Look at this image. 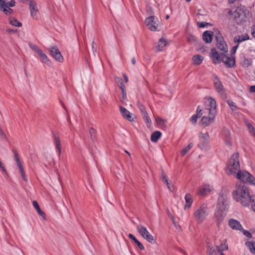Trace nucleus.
I'll list each match as a JSON object with an SVG mask.
<instances>
[{
	"label": "nucleus",
	"mask_w": 255,
	"mask_h": 255,
	"mask_svg": "<svg viewBox=\"0 0 255 255\" xmlns=\"http://www.w3.org/2000/svg\"><path fill=\"white\" fill-rule=\"evenodd\" d=\"M214 32L211 31H206L203 33V40L206 43H210L213 39Z\"/></svg>",
	"instance_id": "6ab92c4d"
},
{
	"label": "nucleus",
	"mask_w": 255,
	"mask_h": 255,
	"mask_svg": "<svg viewBox=\"0 0 255 255\" xmlns=\"http://www.w3.org/2000/svg\"><path fill=\"white\" fill-rule=\"evenodd\" d=\"M207 254L208 255H217L216 250L209 242L207 243Z\"/></svg>",
	"instance_id": "cd10ccee"
},
{
	"label": "nucleus",
	"mask_w": 255,
	"mask_h": 255,
	"mask_svg": "<svg viewBox=\"0 0 255 255\" xmlns=\"http://www.w3.org/2000/svg\"><path fill=\"white\" fill-rule=\"evenodd\" d=\"M96 44L94 41H93L92 44V48L93 50V52L96 51Z\"/></svg>",
	"instance_id": "4d7b16f0"
},
{
	"label": "nucleus",
	"mask_w": 255,
	"mask_h": 255,
	"mask_svg": "<svg viewBox=\"0 0 255 255\" xmlns=\"http://www.w3.org/2000/svg\"><path fill=\"white\" fill-rule=\"evenodd\" d=\"M226 241H224V242L222 243L220 246H216V250H217V248H219L220 249H224V250H228V246L226 243Z\"/></svg>",
	"instance_id": "a18cd8bd"
},
{
	"label": "nucleus",
	"mask_w": 255,
	"mask_h": 255,
	"mask_svg": "<svg viewBox=\"0 0 255 255\" xmlns=\"http://www.w3.org/2000/svg\"><path fill=\"white\" fill-rule=\"evenodd\" d=\"M223 134L225 137V142L226 144L231 146L232 145L231 141L230 140V133L228 129H225L223 131Z\"/></svg>",
	"instance_id": "b1692460"
},
{
	"label": "nucleus",
	"mask_w": 255,
	"mask_h": 255,
	"mask_svg": "<svg viewBox=\"0 0 255 255\" xmlns=\"http://www.w3.org/2000/svg\"><path fill=\"white\" fill-rule=\"evenodd\" d=\"M247 127L248 128L249 132L255 135V128L253 127V126L251 124L248 123L247 124Z\"/></svg>",
	"instance_id": "49530a36"
},
{
	"label": "nucleus",
	"mask_w": 255,
	"mask_h": 255,
	"mask_svg": "<svg viewBox=\"0 0 255 255\" xmlns=\"http://www.w3.org/2000/svg\"><path fill=\"white\" fill-rule=\"evenodd\" d=\"M246 245L252 253L255 254V243L248 242Z\"/></svg>",
	"instance_id": "ea45409f"
},
{
	"label": "nucleus",
	"mask_w": 255,
	"mask_h": 255,
	"mask_svg": "<svg viewBox=\"0 0 255 255\" xmlns=\"http://www.w3.org/2000/svg\"><path fill=\"white\" fill-rule=\"evenodd\" d=\"M210 190V186L209 185H204L199 189L198 193L200 195L203 196L207 193H209Z\"/></svg>",
	"instance_id": "a878e982"
},
{
	"label": "nucleus",
	"mask_w": 255,
	"mask_h": 255,
	"mask_svg": "<svg viewBox=\"0 0 255 255\" xmlns=\"http://www.w3.org/2000/svg\"><path fill=\"white\" fill-rule=\"evenodd\" d=\"M185 199L186 204L184 207V209H186L187 208H190L193 202L191 195L190 194H186L185 196Z\"/></svg>",
	"instance_id": "c756f323"
},
{
	"label": "nucleus",
	"mask_w": 255,
	"mask_h": 255,
	"mask_svg": "<svg viewBox=\"0 0 255 255\" xmlns=\"http://www.w3.org/2000/svg\"><path fill=\"white\" fill-rule=\"evenodd\" d=\"M147 12L150 14H153V12L152 10L151 9V8L150 7L147 8Z\"/></svg>",
	"instance_id": "69168bd1"
},
{
	"label": "nucleus",
	"mask_w": 255,
	"mask_h": 255,
	"mask_svg": "<svg viewBox=\"0 0 255 255\" xmlns=\"http://www.w3.org/2000/svg\"><path fill=\"white\" fill-rule=\"evenodd\" d=\"M228 207V202L227 196L223 194H220L218 198L217 209L215 213V218L218 227L220 226L226 217Z\"/></svg>",
	"instance_id": "f03ea898"
},
{
	"label": "nucleus",
	"mask_w": 255,
	"mask_h": 255,
	"mask_svg": "<svg viewBox=\"0 0 255 255\" xmlns=\"http://www.w3.org/2000/svg\"><path fill=\"white\" fill-rule=\"evenodd\" d=\"M246 245L252 253L255 254V243L248 242Z\"/></svg>",
	"instance_id": "58836bf2"
},
{
	"label": "nucleus",
	"mask_w": 255,
	"mask_h": 255,
	"mask_svg": "<svg viewBox=\"0 0 255 255\" xmlns=\"http://www.w3.org/2000/svg\"><path fill=\"white\" fill-rule=\"evenodd\" d=\"M249 39V36H248V35L245 34L244 35H242V36H238L235 37L234 38V40L235 43L236 42L240 43V42H241L245 40H248Z\"/></svg>",
	"instance_id": "72a5a7b5"
},
{
	"label": "nucleus",
	"mask_w": 255,
	"mask_h": 255,
	"mask_svg": "<svg viewBox=\"0 0 255 255\" xmlns=\"http://www.w3.org/2000/svg\"><path fill=\"white\" fill-rule=\"evenodd\" d=\"M32 205L34 208L37 211L38 214L42 217V218L44 220H46V215L45 213L41 211V210L40 208V207L38 205V202L36 201H33L32 202Z\"/></svg>",
	"instance_id": "393cba45"
},
{
	"label": "nucleus",
	"mask_w": 255,
	"mask_h": 255,
	"mask_svg": "<svg viewBox=\"0 0 255 255\" xmlns=\"http://www.w3.org/2000/svg\"><path fill=\"white\" fill-rule=\"evenodd\" d=\"M28 45L30 48L36 52L37 54L39 53L42 50L39 49L35 44L29 42Z\"/></svg>",
	"instance_id": "c03bdc74"
},
{
	"label": "nucleus",
	"mask_w": 255,
	"mask_h": 255,
	"mask_svg": "<svg viewBox=\"0 0 255 255\" xmlns=\"http://www.w3.org/2000/svg\"><path fill=\"white\" fill-rule=\"evenodd\" d=\"M29 6L31 16L33 19H37V13L38 11V9L36 2L33 0H29Z\"/></svg>",
	"instance_id": "2eb2a0df"
},
{
	"label": "nucleus",
	"mask_w": 255,
	"mask_h": 255,
	"mask_svg": "<svg viewBox=\"0 0 255 255\" xmlns=\"http://www.w3.org/2000/svg\"><path fill=\"white\" fill-rule=\"evenodd\" d=\"M143 119L144 120L145 123L146 124V126L148 128H150L151 125V120L148 116V114H145V115L142 116Z\"/></svg>",
	"instance_id": "e433bc0d"
},
{
	"label": "nucleus",
	"mask_w": 255,
	"mask_h": 255,
	"mask_svg": "<svg viewBox=\"0 0 255 255\" xmlns=\"http://www.w3.org/2000/svg\"><path fill=\"white\" fill-rule=\"evenodd\" d=\"M252 208L253 211L255 212V202L252 205Z\"/></svg>",
	"instance_id": "774afa93"
},
{
	"label": "nucleus",
	"mask_w": 255,
	"mask_h": 255,
	"mask_svg": "<svg viewBox=\"0 0 255 255\" xmlns=\"http://www.w3.org/2000/svg\"><path fill=\"white\" fill-rule=\"evenodd\" d=\"M161 136V133L159 131H155L151 134V140L153 142H156Z\"/></svg>",
	"instance_id": "7c9ffc66"
},
{
	"label": "nucleus",
	"mask_w": 255,
	"mask_h": 255,
	"mask_svg": "<svg viewBox=\"0 0 255 255\" xmlns=\"http://www.w3.org/2000/svg\"><path fill=\"white\" fill-rule=\"evenodd\" d=\"M134 243L137 245V246H138V247L139 248L140 250H144V246L138 240H136V241L135 242H134Z\"/></svg>",
	"instance_id": "8fccbe9b"
},
{
	"label": "nucleus",
	"mask_w": 255,
	"mask_h": 255,
	"mask_svg": "<svg viewBox=\"0 0 255 255\" xmlns=\"http://www.w3.org/2000/svg\"><path fill=\"white\" fill-rule=\"evenodd\" d=\"M207 100L209 102V105L207 108L203 110L204 113H211L212 114H216V102L215 99L212 97H208Z\"/></svg>",
	"instance_id": "ddd939ff"
},
{
	"label": "nucleus",
	"mask_w": 255,
	"mask_h": 255,
	"mask_svg": "<svg viewBox=\"0 0 255 255\" xmlns=\"http://www.w3.org/2000/svg\"><path fill=\"white\" fill-rule=\"evenodd\" d=\"M161 179H162V181L166 184L167 185H168L169 182H168V177H167V176L166 175V174H165V173L163 171H162Z\"/></svg>",
	"instance_id": "de8ad7c7"
},
{
	"label": "nucleus",
	"mask_w": 255,
	"mask_h": 255,
	"mask_svg": "<svg viewBox=\"0 0 255 255\" xmlns=\"http://www.w3.org/2000/svg\"><path fill=\"white\" fill-rule=\"evenodd\" d=\"M234 176L243 183H248L252 185H255V178L247 171L239 170Z\"/></svg>",
	"instance_id": "39448f33"
},
{
	"label": "nucleus",
	"mask_w": 255,
	"mask_h": 255,
	"mask_svg": "<svg viewBox=\"0 0 255 255\" xmlns=\"http://www.w3.org/2000/svg\"><path fill=\"white\" fill-rule=\"evenodd\" d=\"M239 170H240V164L239 161V153H235L232 155L227 164V174L229 175H235Z\"/></svg>",
	"instance_id": "20e7f679"
},
{
	"label": "nucleus",
	"mask_w": 255,
	"mask_h": 255,
	"mask_svg": "<svg viewBox=\"0 0 255 255\" xmlns=\"http://www.w3.org/2000/svg\"><path fill=\"white\" fill-rule=\"evenodd\" d=\"M203 56L200 55H196L192 57L193 62L196 65H200L203 61Z\"/></svg>",
	"instance_id": "c85d7f7f"
},
{
	"label": "nucleus",
	"mask_w": 255,
	"mask_h": 255,
	"mask_svg": "<svg viewBox=\"0 0 255 255\" xmlns=\"http://www.w3.org/2000/svg\"><path fill=\"white\" fill-rule=\"evenodd\" d=\"M213 84L215 90L222 98H226L225 90L220 79L218 76L215 74L213 75Z\"/></svg>",
	"instance_id": "6e6552de"
},
{
	"label": "nucleus",
	"mask_w": 255,
	"mask_h": 255,
	"mask_svg": "<svg viewBox=\"0 0 255 255\" xmlns=\"http://www.w3.org/2000/svg\"><path fill=\"white\" fill-rule=\"evenodd\" d=\"M52 135L54 138L55 147L56 149L58 150V156H60L61 154L62 148L59 134L58 132H52Z\"/></svg>",
	"instance_id": "f3484780"
},
{
	"label": "nucleus",
	"mask_w": 255,
	"mask_h": 255,
	"mask_svg": "<svg viewBox=\"0 0 255 255\" xmlns=\"http://www.w3.org/2000/svg\"><path fill=\"white\" fill-rule=\"evenodd\" d=\"M209 24V23L206 22H201L198 23V26L200 28L205 27L206 26Z\"/></svg>",
	"instance_id": "3c124183"
},
{
	"label": "nucleus",
	"mask_w": 255,
	"mask_h": 255,
	"mask_svg": "<svg viewBox=\"0 0 255 255\" xmlns=\"http://www.w3.org/2000/svg\"><path fill=\"white\" fill-rule=\"evenodd\" d=\"M128 237L131 239L134 242H135L136 241V238L132 235V234H129L128 235Z\"/></svg>",
	"instance_id": "bf43d9fd"
},
{
	"label": "nucleus",
	"mask_w": 255,
	"mask_h": 255,
	"mask_svg": "<svg viewBox=\"0 0 255 255\" xmlns=\"http://www.w3.org/2000/svg\"><path fill=\"white\" fill-rule=\"evenodd\" d=\"M168 216L170 218V219L172 221V222L175 221L174 216L170 213H168Z\"/></svg>",
	"instance_id": "0e129e2a"
},
{
	"label": "nucleus",
	"mask_w": 255,
	"mask_h": 255,
	"mask_svg": "<svg viewBox=\"0 0 255 255\" xmlns=\"http://www.w3.org/2000/svg\"><path fill=\"white\" fill-rule=\"evenodd\" d=\"M38 55L41 58V61L42 62L45 63L48 66H50L51 64V61L47 56V55L43 53L42 51L39 52Z\"/></svg>",
	"instance_id": "bb28decb"
},
{
	"label": "nucleus",
	"mask_w": 255,
	"mask_h": 255,
	"mask_svg": "<svg viewBox=\"0 0 255 255\" xmlns=\"http://www.w3.org/2000/svg\"><path fill=\"white\" fill-rule=\"evenodd\" d=\"M227 103L232 111H234L237 109V107L235 103L234 102H233L232 100H228L227 101Z\"/></svg>",
	"instance_id": "37998d69"
},
{
	"label": "nucleus",
	"mask_w": 255,
	"mask_h": 255,
	"mask_svg": "<svg viewBox=\"0 0 255 255\" xmlns=\"http://www.w3.org/2000/svg\"><path fill=\"white\" fill-rule=\"evenodd\" d=\"M200 143L198 144V146L201 149H206L209 140V135L207 132L201 133L200 136Z\"/></svg>",
	"instance_id": "4468645a"
},
{
	"label": "nucleus",
	"mask_w": 255,
	"mask_h": 255,
	"mask_svg": "<svg viewBox=\"0 0 255 255\" xmlns=\"http://www.w3.org/2000/svg\"><path fill=\"white\" fill-rule=\"evenodd\" d=\"M123 77L125 79V81L126 83H128V77H127V76L126 75V74L125 73H124L123 74Z\"/></svg>",
	"instance_id": "680f3d73"
},
{
	"label": "nucleus",
	"mask_w": 255,
	"mask_h": 255,
	"mask_svg": "<svg viewBox=\"0 0 255 255\" xmlns=\"http://www.w3.org/2000/svg\"><path fill=\"white\" fill-rule=\"evenodd\" d=\"M155 122L157 125L165 127V124L167 122V120L163 119L159 117H157L155 118Z\"/></svg>",
	"instance_id": "c9c22d12"
},
{
	"label": "nucleus",
	"mask_w": 255,
	"mask_h": 255,
	"mask_svg": "<svg viewBox=\"0 0 255 255\" xmlns=\"http://www.w3.org/2000/svg\"><path fill=\"white\" fill-rule=\"evenodd\" d=\"M122 97L121 98V102L123 103V104H126L125 103V101H126L127 100V94H126V91H124V92H122Z\"/></svg>",
	"instance_id": "09e8293b"
},
{
	"label": "nucleus",
	"mask_w": 255,
	"mask_h": 255,
	"mask_svg": "<svg viewBox=\"0 0 255 255\" xmlns=\"http://www.w3.org/2000/svg\"><path fill=\"white\" fill-rule=\"evenodd\" d=\"M230 13L234 16L235 19H237L241 16L243 13V11L241 8H237L233 13H232V11H230Z\"/></svg>",
	"instance_id": "f704fd0d"
},
{
	"label": "nucleus",
	"mask_w": 255,
	"mask_h": 255,
	"mask_svg": "<svg viewBox=\"0 0 255 255\" xmlns=\"http://www.w3.org/2000/svg\"><path fill=\"white\" fill-rule=\"evenodd\" d=\"M12 151L14 153V159L16 161V165L19 169V171L21 174V176L23 180L24 181L27 182V179L26 177V175H25V174L24 171L23 167L22 164V163L20 161V160L19 158L18 154L17 152L16 151V150L15 149H13Z\"/></svg>",
	"instance_id": "f8f14e48"
},
{
	"label": "nucleus",
	"mask_w": 255,
	"mask_h": 255,
	"mask_svg": "<svg viewBox=\"0 0 255 255\" xmlns=\"http://www.w3.org/2000/svg\"><path fill=\"white\" fill-rule=\"evenodd\" d=\"M204 114H208L209 116L207 117L206 116H204L202 117L200 123L202 125L207 126H209L210 124L212 123L215 119V115L216 114H212L211 113H204Z\"/></svg>",
	"instance_id": "dca6fc26"
},
{
	"label": "nucleus",
	"mask_w": 255,
	"mask_h": 255,
	"mask_svg": "<svg viewBox=\"0 0 255 255\" xmlns=\"http://www.w3.org/2000/svg\"><path fill=\"white\" fill-rule=\"evenodd\" d=\"M89 133L91 140L93 142H95L97 139V132L96 129L93 128H91L89 129Z\"/></svg>",
	"instance_id": "473e14b6"
},
{
	"label": "nucleus",
	"mask_w": 255,
	"mask_h": 255,
	"mask_svg": "<svg viewBox=\"0 0 255 255\" xmlns=\"http://www.w3.org/2000/svg\"><path fill=\"white\" fill-rule=\"evenodd\" d=\"M237 189L233 193V197L237 202L244 206H249L255 203V196L251 195L247 187L244 184H236Z\"/></svg>",
	"instance_id": "f257e3e1"
},
{
	"label": "nucleus",
	"mask_w": 255,
	"mask_h": 255,
	"mask_svg": "<svg viewBox=\"0 0 255 255\" xmlns=\"http://www.w3.org/2000/svg\"><path fill=\"white\" fill-rule=\"evenodd\" d=\"M118 85H119L120 88L121 89L122 92H124V91H126V86L124 84L123 82H122V83H120Z\"/></svg>",
	"instance_id": "5fc2aeb1"
},
{
	"label": "nucleus",
	"mask_w": 255,
	"mask_h": 255,
	"mask_svg": "<svg viewBox=\"0 0 255 255\" xmlns=\"http://www.w3.org/2000/svg\"><path fill=\"white\" fill-rule=\"evenodd\" d=\"M8 4V8H9V7H13L15 4V0H11L9 2H6Z\"/></svg>",
	"instance_id": "603ef678"
},
{
	"label": "nucleus",
	"mask_w": 255,
	"mask_h": 255,
	"mask_svg": "<svg viewBox=\"0 0 255 255\" xmlns=\"http://www.w3.org/2000/svg\"><path fill=\"white\" fill-rule=\"evenodd\" d=\"M9 23L13 26L15 27H20L22 25V23L18 21L15 18H10L9 19Z\"/></svg>",
	"instance_id": "4c0bfd02"
},
{
	"label": "nucleus",
	"mask_w": 255,
	"mask_h": 255,
	"mask_svg": "<svg viewBox=\"0 0 255 255\" xmlns=\"http://www.w3.org/2000/svg\"><path fill=\"white\" fill-rule=\"evenodd\" d=\"M204 113L202 112V110L200 108V106H198L196 110V114L193 115L190 118V122L193 124H195L197 122V119L201 117V115Z\"/></svg>",
	"instance_id": "4be33fe9"
},
{
	"label": "nucleus",
	"mask_w": 255,
	"mask_h": 255,
	"mask_svg": "<svg viewBox=\"0 0 255 255\" xmlns=\"http://www.w3.org/2000/svg\"><path fill=\"white\" fill-rule=\"evenodd\" d=\"M6 0H0V10H2L5 14L7 12H11L12 10L11 8H8V4L5 2Z\"/></svg>",
	"instance_id": "5701e85b"
},
{
	"label": "nucleus",
	"mask_w": 255,
	"mask_h": 255,
	"mask_svg": "<svg viewBox=\"0 0 255 255\" xmlns=\"http://www.w3.org/2000/svg\"><path fill=\"white\" fill-rule=\"evenodd\" d=\"M207 215V209L206 206L205 205L200 206L194 213L195 219L199 224L203 222Z\"/></svg>",
	"instance_id": "0eeeda50"
},
{
	"label": "nucleus",
	"mask_w": 255,
	"mask_h": 255,
	"mask_svg": "<svg viewBox=\"0 0 255 255\" xmlns=\"http://www.w3.org/2000/svg\"><path fill=\"white\" fill-rule=\"evenodd\" d=\"M7 31L9 33H14V32H16V30H14V29H8L7 30Z\"/></svg>",
	"instance_id": "338daca9"
},
{
	"label": "nucleus",
	"mask_w": 255,
	"mask_h": 255,
	"mask_svg": "<svg viewBox=\"0 0 255 255\" xmlns=\"http://www.w3.org/2000/svg\"><path fill=\"white\" fill-rule=\"evenodd\" d=\"M242 230L243 231V233L245 236H246L247 237L249 238H252V235L249 231L244 230L243 229Z\"/></svg>",
	"instance_id": "864d4df0"
},
{
	"label": "nucleus",
	"mask_w": 255,
	"mask_h": 255,
	"mask_svg": "<svg viewBox=\"0 0 255 255\" xmlns=\"http://www.w3.org/2000/svg\"><path fill=\"white\" fill-rule=\"evenodd\" d=\"M120 112L123 117L129 122H132L133 119L132 118L131 114L126 108L120 106Z\"/></svg>",
	"instance_id": "a211bd4d"
},
{
	"label": "nucleus",
	"mask_w": 255,
	"mask_h": 255,
	"mask_svg": "<svg viewBox=\"0 0 255 255\" xmlns=\"http://www.w3.org/2000/svg\"><path fill=\"white\" fill-rule=\"evenodd\" d=\"M250 90L251 92L255 93V86H251Z\"/></svg>",
	"instance_id": "e2e57ef3"
},
{
	"label": "nucleus",
	"mask_w": 255,
	"mask_h": 255,
	"mask_svg": "<svg viewBox=\"0 0 255 255\" xmlns=\"http://www.w3.org/2000/svg\"><path fill=\"white\" fill-rule=\"evenodd\" d=\"M229 224L230 227L233 229L238 230H243L240 223L237 220L234 219H230L229 222Z\"/></svg>",
	"instance_id": "aec40b11"
},
{
	"label": "nucleus",
	"mask_w": 255,
	"mask_h": 255,
	"mask_svg": "<svg viewBox=\"0 0 255 255\" xmlns=\"http://www.w3.org/2000/svg\"><path fill=\"white\" fill-rule=\"evenodd\" d=\"M187 40L189 43L194 44H197L198 41V38L192 34H189L187 36Z\"/></svg>",
	"instance_id": "2f4dec72"
},
{
	"label": "nucleus",
	"mask_w": 255,
	"mask_h": 255,
	"mask_svg": "<svg viewBox=\"0 0 255 255\" xmlns=\"http://www.w3.org/2000/svg\"><path fill=\"white\" fill-rule=\"evenodd\" d=\"M145 22L148 28L151 31H159L160 29V25L158 20L154 15H151L146 18Z\"/></svg>",
	"instance_id": "423d86ee"
},
{
	"label": "nucleus",
	"mask_w": 255,
	"mask_h": 255,
	"mask_svg": "<svg viewBox=\"0 0 255 255\" xmlns=\"http://www.w3.org/2000/svg\"><path fill=\"white\" fill-rule=\"evenodd\" d=\"M138 107L139 110H140V111L141 113L142 116L145 115V114H148L147 112H146V108H145V106L143 104L138 103Z\"/></svg>",
	"instance_id": "79ce46f5"
},
{
	"label": "nucleus",
	"mask_w": 255,
	"mask_h": 255,
	"mask_svg": "<svg viewBox=\"0 0 255 255\" xmlns=\"http://www.w3.org/2000/svg\"><path fill=\"white\" fill-rule=\"evenodd\" d=\"M137 230L139 234L146 241L150 243H155V240L154 237L149 233L147 229L142 225L137 226Z\"/></svg>",
	"instance_id": "9d476101"
},
{
	"label": "nucleus",
	"mask_w": 255,
	"mask_h": 255,
	"mask_svg": "<svg viewBox=\"0 0 255 255\" xmlns=\"http://www.w3.org/2000/svg\"><path fill=\"white\" fill-rule=\"evenodd\" d=\"M167 44V41L164 38H161L159 39L157 45L156 46L157 51H161Z\"/></svg>",
	"instance_id": "412c9836"
},
{
	"label": "nucleus",
	"mask_w": 255,
	"mask_h": 255,
	"mask_svg": "<svg viewBox=\"0 0 255 255\" xmlns=\"http://www.w3.org/2000/svg\"><path fill=\"white\" fill-rule=\"evenodd\" d=\"M193 147V143H190L186 147L183 148L181 150V154L182 156H184Z\"/></svg>",
	"instance_id": "a19ab883"
},
{
	"label": "nucleus",
	"mask_w": 255,
	"mask_h": 255,
	"mask_svg": "<svg viewBox=\"0 0 255 255\" xmlns=\"http://www.w3.org/2000/svg\"><path fill=\"white\" fill-rule=\"evenodd\" d=\"M173 223L174 224V226H175V227L177 229L179 230H181L180 226L175 221L173 222Z\"/></svg>",
	"instance_id": "13d9d810"
},
{
	"label": "nucleus",
	"mask_w": 255,
	"mask_h": 255,
	"mask_svg": "<svg viewBox=\"0 0 255 255\" xmlns=\"http://www.w3.org/2000/svg\"><path fill=\"white\" fill-rule=\"evenodd\" d=\"M115 81L118 85L123 82L122 79L121 78L118 77H115Z\"/></svg>",
	"instance_id": "6e6d98bb"
},
{
	"label": "nucleus",
	"mask_w": 255,
	"mask_h": 255,
	"mask_svg": "<svg viewBox=\"0 0 255 255\" xmlns=\"http://www.w3.org/2000/svg\"><path fill=\"white\" fill-rule=\"evenodd\" d=\"M50 55L57 61L62 62L63 57L57 46H51L48 48Z\"/></svg>",
	"instance_id": "9b49d317"
},
{
	"label": "nucleus",
	"mask_w": 255,
	"mask_h": 255,
	"mask_svg": "<svg viewBox=\"0 0 255 255\" xmlns=\"http://www.w3.org/2000/svg\"><path fill=\"white\" fill-rule=\"evenodd\" d=\"M215 38L217 42L216 45L219 49L223 52V53H227L228 46L221 33L217 30L215 32Z\"/></svg>",
	"instance_id": "1a4fd4ad"
},
{
	"label": "nucleus",
	"mask_w": 255,
	"mask_h": 255,
	"mask_svg": "<svg viewBox=\"0 0 255 255\" xmlns=\"http://www.w3.org/2000/svg\"><path fill=\"white\" fill-rule=\"evenodd\" d=\"M226 54H219L215 48H212L211 49V58L213 62L216 64L223 62L227 67H232L235 65V60L234 58L227 57Z\"/></svg>",
	"instance_id": "7ed1b4c3"
},
{
	"label": "nucleus",
	"mask_w": 255,
	"mask_h": 255,
	"mask_svg": "<svg viewBox=\"0 0 255 255\" xmlns=\"http://www.w3.org/2000/svg\"><path fill=\"white\" fill-rule=\"evenodd\" d=\"M224 251V249H220L219 248H217V252L218 253H220V255H225V254L223 253Z\"/></svg>",
	"instance_id": "052dcab7"
}]
</instances>
